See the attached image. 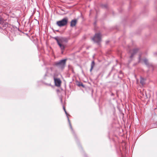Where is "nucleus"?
I'll list each match as a JSON object with an SVG mask.
<instances>
[{"label": "nucleus", "mask_w": 157, "mask_h": 157, "mask_svg": "<svg viewBox=\"0 0 157 157\" xmlns=\"http://www.w3.org/2000/svg\"><path fill=\"white\" fill-rule=\"evenodd\" d=\"M68 21L67 18H64L60 21H57L56 24L59 27H62L67 24Z\"/></svg>", "instance_id": "7ed1b4c3"}, {"label": "nucleus", "mask_w": 157, "mask_h": 157, "mask_svg": "<svg viewBox=\"0 0 157 157\" xmlns=\"http://www.w3.org/2000/svg\"><path fill=\"white\" fill-rule=\"evenodd\" d=\"M54 39L57 41V43L58 44L59 40V38H58L57 37H55Z\"/></svg>", "instance_id": "9b49d317"}, {"label": "nucleus", "mask_w": 157, "mask_h": 157, "mask_svg": "<svg viewBox=\"0 0 157 157\" xmlns=\"http://www.w3.org/2000/svg\"><path fill=\"white\" fill-rule=\"evenodd\" d=\"M66 61V59L62 60L59 62L56 63V64L59 67L62 69H63L64 67Z\"/></svg>", "instance_id": "20e7f679"}, {"label": "nucleus", "mask_w": 157, "mask_h": 157, "mask_svg": "<svg viewBox=\"0 0 157 157\" xmlns=\"http://www.w3.org/2000/svg\"><path fill=\"white\" fill-rule=\"evenodd\" d=\"M137 51V49H135L133 50L131 52V56L130 57L131 58L135 54Z\"/></svg>", "instance_id": "6e6552de"}, {"label": "nucleus", "mask_w": 157, "mask_h": 157, "mask_svg": "<svg viewBox=\"0 0 157 157\" xmlns=\"http://www.w3.org/2000/svg\"><path fill=\"white\" fill-rule=\"evenodd\" d=\"M54 80L55 86L58 87L60 86L61 83V81L60 79L55 78Z\"/></svg>", "instance_id": "39448f33"}, {"label": "nucleus", "mask_w": 157, "mask_h": 157, "mask_svg": "<svg viewBox=\"0 0 157 157\" xmlns=\"http://www.w3.org/2000/svg\"><path fill=\"white\" fill-rule=\"evenodd\" d=\"M63 109H64V111L67 114V112H66V111L65 110V108L63 107Z\"/></svg>", "instance_id": "f8f14e48"}, {"label": "nucleus", "mask_w": 157, "mask_h": 157, "mask_svg": "<svg viewBox=\"0 0 157 157\" xmlns=\"http://www.w3.org/2000/svg\"><path fill=\"white\" fill-rule=\"evenodd\" d=\"M145 80L142 78H141L140 79V83L142 85H144L145 84Z\"/></svg>", "instance_id": "9d476101"}, {"label": "nucleus", "mask_w": 157, "mask_h": 157, "mask_svg": "<svg viewBox=\"0 0 157 157\" xmlns=\"http://www.w3.org/2000/svg\"><path fill=\"white\" fill-rule=\"evenodd\" d=\"M139 61L140 62H142V61L146 64H147L148 63V60L147 59H144L142 61L140 59V56L139 57Z\"/></svg>", "instance_id": "0eeeda50"}, {"label": "nucleus", "mask_w": 157, "mask_h": 157, "mask_svg": "<svg viewBox=\"0 0 157 157\" xmlns=\"http://www.w3.org/2000/svg\"><path fill=\"white\" fill-rule=\"evenodd\" d=\"M101 33H97L95 34L92 39L94 42L99 43L101 41Z\"/></svg>", "instance_id": "f03ea898"}, {"label": "nucleus", "mask_w": 157, "mask_h": 157, "mask_svg": "<svg viewBox=\"0 0 157 157\" xmlns=\"http://www.w3.org/2000/svg\"><path fill=\"white\" fill-rule=\"evenodd\" d=\"M77 23V20H72L71 22V26L73 27L75 26Z\"/></svg>", "instance_id": "423d86ee"}, {"label": "nucleus", "mask_w": 157, "mask_h": 157, "mask_svg": "<svg viewBox=\"0 0 157 157\" xmlns=\"http://www.w3.org/2000/svg\"><path fill=\"white\" fill-rule=\"evenodd\" d=\"M95 65L94 62V61H93L92 62L91 64V68L90 69V71H91L93 69V67H94Z\"/></svg>", "instance_id": "1a4fd4ad"}, {"label": "nucleus", "mask_w": 157, "mask_h": 157, "mask_svg": "<svg viewBox=\"0 0 157 157\" xmlns=\"http://www.w3.org/2000/svg\"><path fill=\"white\" fill-rule=\"evenodd\" d=\"M67 41V39L66 38H59V40L58 43L61 49L62 50V53L63 54V51L65 47V43Z\"/></svg>", "instance_id": "f257e3e1"}]
</instances>
